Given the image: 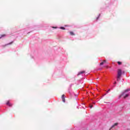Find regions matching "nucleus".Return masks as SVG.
Instances as JSON below:
<instances>
[{"mask_svg":"<svg viewBox=\"0 0 130 130\" xmlns=\"http://www.w3.org/2000/svg\"><path fill=\"white\" fill-rule=\"evenodd\" d=\"M121 75H122V71L121 69H118L117 77H118V78H121Z\"/></svg>","mask_w":130,"mask_h":130,"instance_id":"2","label":"nucleus"},{"mask_svg":"<svg viewBox=\"0 0 130 130\" xmlns=\"http://www.w3.org/2000/svg\"><path fill=\"white\" fill-rule=\"evenodd\" d=\"M6 105H8V106H9L10 107H12V104L10 103L9 101L7 102V103H6Z\"/></svg>","mask_w":130,"mask_h":130,"instance_id":"5","label":"nucleus"},{"mask_svg":"<svg viewBox=\"0 0 130 130\" xmlns=\"http://www.w3.org/2000/svg\"><path fill=\"white\" fill-rule=\"evenodd\" d=\"M117 63L119 66H120L121 64H122V63L121 61H118Z\"/></svg>","mask_w":130,"mask_h":130,"instance_id":"11","label":"nucleus"},{"mask_svg":"<svg viewBox=\"0 0 130 130\" xmlns=\"http://www.w3.org/2000/svg\"><path fill=\"white\" fill-rule=\"evenodd\" d=\"M120 80V78H118V76H117V81L118 82Z\"/></svg>","mask_w":130,"mask_h":130,"instance_id":"13","label":"nucleus"},{"mask_svg":"<svg viewBox=\"0 0 130 130\" xmlns=\"http://www.w3.org/2000/svg\"><path fill=\"white\" fill-rule=\"evenodd\" d=\"M111 89H109L107 91V93H108L109 92H110V91H111Z\"/></svg>","mask_w":130,"mask_h":130,"instance_id":"17","label":"nucleus"},{"mask_svg":"<svg viewBox=\"0 0 130 130\" xmlns=\"http://www.w3.org/2000/svg\"><path fill=\"white\" fill-rule=\"evenodd\" d=\"M70 35H72V36H74V35H75V34L73 31H70Z\"/></svg>","mask_w":130,"mask_h":130,"instance_id":"9","label":"nucleus"},{"mask_svg":"<svg viewBox=\"0 0 130 130\" xmlns=\"http://www.w3.org/2000/svg\"><path fill=\"white\" fill-rule=\"evenodd\" d=\"M75 96H76V97H77V96H78V95H77V94H75Z\"/></svg>","mask_w":130,"mask_h":130,"instance_id":"20","label":"nucleus"},{"mask_svg":"<svg viewBox=\"0 0 130 130\" xmlns=\"http://www.w3.org/2000/svg\"><path fill=\"white\" fill-rule=\"evenodd\" d=\"M100 17V14H99V16L96 18V20H98Z\"/></svg>","mask_w":130,"mask_h":130,"instance_id":"16","label":"nucleus"},{"mask_svg":"<svg viewBox=\"0 0 130 130\" xmlns=\"http://www.w3.org/2000/svg\"><path fill=\"white\" fill-rule=\"evenodd\" d=\"M114 85H116V81H115V82L114 83Z\"/></svg>","mask_w":130,"mask_h":130,"instance_id":"19","label":"nucleus"},{"mask_svg":"<svg viewBox=\"0 0 130 130\" xmlns=\"http://www.w3.org/2000/svg\"><path fill=\"white\" fill-rule=\"evenodd\" d=\"M113 87H115V85H114Z\"/></svg>","mask_w":130,"mask_h":130,"instance_id":"21","label":"nucleus"},{"mask_svg":"<svg viewBox=\"0 0 130 130\" xmlns=\"http://www.w3.org/2000/svg\"><path fill=\"white\" fill-rule=\"evenodd\" d=\"M13 43H14V41H12L8 44L5 45V46H7V45H11V44H13Z\"/></svg>","mask_w":130,"mask_h":130,"instance_id":"8","label":"nucleus"},{"mask_svg":"<svg viewBox=\"0 0 130 130\" xmlns=\"http://www.w3.org/2000/svg\"><path fill=\"white\" fill-rule=\"evenodd\" d=\"M68 92H69V94H72V88H69L68 89Z\"/></svg>","mask_w":130,"mask_h":130,"instance_id":"7","label":"nucleus"},{"mask_svg":"<svg viewBox=\"0 0 130 130\" xmlns=\"http://www.w3.org/2000/svg\"><path fill=\"white\" fill-rule=\"evenodd\" d=\"M60 29H62V30H66V28L63 27H60Z\"/></svg>","mask_w":130,"mask_h":130,"instance_id":"12","label":"nucleus"},{"mask_svg":"<svg viewBox=\"0 0 130 130\" xmlns=\"http://www.w3.org/2000/svg\"><path fill=\"white\" fill-rule=\"evenodd\" d=\"M116 125H118V123H115L114 124L111 126V128L110 129V130L113 128V127H114V126H116Z\"/></svg>","mask_w":130,"mask_h":130,"instance_id":"4","label":"nucleus"},{"mask_svg":"<svg viewBox=\"0 0 130 130\" xmlns=\"http://www.w3.org/2000/svg\"><path fill=\"white\" fill-rule=\"evenodd\" d=\"M104 63H105V62H106V60H104L103 61Z\"/></svg>","mask_w":130,"mask_h":130,"instance_id":"18","label":"nucleus"},{"mask_svg":"<svg viewBox=\"0 0 130 130\" xmlns=\"http://www.w3.org/2000/svg\"><path fill=\"white\" fill-rule=\"evenodd\" d=\"M89 108H93V105H89Z\"/></svg>","mask_w":130,"mask_h":130,"instance_id":"15","label":"nucleus"},{"mask_svg":"<svg viewBox=\"0 0 130 130\" xmlns=\"http://www.w3.org/2000/svg\"><path fill=\"white\" fill-rule=\"evenodd\" d=\"M85 73V71H81L80 72H79L78 74V76H80V75H82V74H84Z\"/></svg>","mask_w":130,"mask_h":130,"instance_id":"6","label":"nucleus"},{"mask_svg":"<svg viewBox=\"0 0 130 130\" xmlns=\"http://www.w3.org/2000/svg\"><path fill=\"white\" fill-rule=\"evenodd\" d=\"M103 64H104V62L103 61L100 63V66H103Z\"/></svg>","mask_w":130,"mask_h":130,"instance_id":"14","label":"nucleus"},{"mask_svg":"<svg viewBox=\"0 0 130 130\" xmlns=\"http://www.w3.org/2000/svg\"><path fill=\"white\" fill-rule=\"evenodd\" d=\"M62 101L65 103L66 102V99L64 98V94L62 95L61 96Z\"/></svg>","mask_w":130,"mask_h":130,"instance_id":"3","label":"nucleus"},{"mask_svg":"<svg viewBox=\"0 0 130 130\" xmlns=\"http://www.w3.org/2000/svg\"><path fill=\"white\" fill-rule=\"evenodd\" d=\"M71 86H72V85H70V87H71Z\"/></svg>","mask_w":130,"mask_h":130,"instance_id":"22","label":"nucleus"},{"mask_svg":"<svg viewBox=\"0 0 130 130\" xmlns=\"http://www.w3.org/2000/svg\"><path fill=\"white\" fill-rule=\"evenodd\" d=\"M3 37H6V35H1V36L0 37V39L3 38Z\"/></svg>","mask_w":130,"mask_h":130,"instance_id":"10","label":"nucleus"},{"mask_svg":"<svg viewBox=\"0 0 130 130\" xmlns=\"http://www.w3.org/2000/svg\"><path fill=\"white\" fill-rule=\"evenodd\" d=\"M124 73V72H123V73Z\"/></svg>","mask_w":130,"mask_h":130,"instance_id":"23","label":"nucleus"},{"mask_svg":"<svg viewBox=\"0 0 130 130\" xmlns=\"http://www.w3.org/2000/svg\"><path fill=\"white\" fill-rule=\"evenodd\" d=\"M129 91H130L129 88L125 90L124 91L122 92V93L119 96V98H121V97H122V96H123L124 99H125V98H127V97L128 96H129V94L128 93L125 94V93H126V92H128Z\"/></svg>","mask_w":130,"mask_h":130,"instance_id":"1","label":"nucleus"}]
</instances>
